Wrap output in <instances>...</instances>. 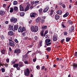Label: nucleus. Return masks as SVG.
<instances>
[{
	"label": "nucleus",
	"instance_id": "obj_1",
	"mask_svg": "<svg viewBox=\"0 0 77 77\" xmlns=\"http://www.w3.org/2000/svg\"><path fill=\"white\" fill-rule=\"evenodd\" d=\"M31 30L32 32H37L38 31V27L37 26H32L31 27Z\"/></svg>",
	"mask_w": 77,
	"mask_h": 77
},
{
	"label": "nucleus",
	"instance_id": "obj_2",
	"mask_svg": "<svg viewBox=\"0 0 77 77\" xmlns=\"http://www.w3.org/2000/svg\"><path fill=\"white\" fill-rule=\"evenodd\" d=\"M9 45L10 46L12 47H15V45L14 44V42L11 39H9Z\"/></svg>",
	"mask_w": 77,
	"mask_h": 77
},
{
	"label": "nucleus",
	"instance_id": "obj_3",
	"mask_svg": "<svg viewBox=\"0 0 77 77\" xmlns=\"http://www.w3.org/2000/svg\"><path fill=\"white\" fill-rule=\"evenodd\" d=\"M24 73L26 76H29V74H30V71L29 69H27L26 70H25L24 71Z\"/></svg>",
	"mask_w": 77,
	"mask_h": 77
},
{
	"label": "nucleus",
	"instance_id": "obj_4",
	"mask_svg": "<svg viewBox=\"0 0 77 77\" xmlns=\"http://www.w3.org/2000/svg\"><path fill=\"white\" fill-rule=\"evenodd\" d=\"M17 18H15L14 17H12L11 21L12 22H13L14 23H16V22L17 21Z\"/></svg>",
	"mask_w": 77,
	"mask_h": 77
},
{
	"label": "nucleus",
	"instance_id": "obj_5",
	"mask_svg": "<svg viewBox=\"0 0 77 77\" xmlns=\"http://www.w3.org/2000/svg\"><path fill=\"white\" fill-rule=\"evenodd\" d=\"M5 15V12L3 10L0 11V15L2 17H3Z\"/></svg>",
	"mask_w": 77,
	"mask_h": 77
},
{
	"label": "nucleus",
	"instance_id": "obj_6",
	"mask_svg": "<svg viewBox=\"0 0 77 77\" xmlns=\"http://www.w3.org/2000/svg\"><path fill=\"white\" fill-rule=\"evenodd\" d=\"M13 27H14L13 26L11 25H10L8 26V29L10 30H12V31H13Z\"/></svg>",
	"mask_w": 77,
	"mask_h": 77
},
{
	"label": "nucleus",
	"instance_id": "obj_7",
	"mask_svg": "<svg viewBox=\"0 0 77 77\" xmlns=\"http://www.w3.org/2000/svg\"><path fill=\"white\" fill-rule=\"evenodd\" d=\"M18 28V25H15L14 26V29H13V32H15V30H17Z\"/></svg>",
	"mask_w": 77,
	"mask_h": 77
},
{
	"label": "nucleus",
	"instance_id": "obj_8",
	"mask_svg": "<svg viewBox=\"0 0 77 77\" xmlns=\"http://www.w3.org/2000/svg\"><path fill=\"white\" fill-rule=\"evenodd\" d=\"M57 39V37L56 35H54L53 37V41H56Z\"/></svg>",
	"mask_w": 77,
	"mask_h": 77
},
{
	"label": "nucleus",
	"instance_id": "obj_9",
	"mask_svg": "<svg viewBox=\"0 0 77 77\" xmlns=\"http://www.w3.org/2000/svg\"><path fill=\"white\" fill-rule=\"evenodd\" d=\"M8 34L10 36H13L14 35V32L12 31H10L8 32Z\"/></svg>",
	"mask_w": 77,
	"mask_h": 77
},
{
	"label": "nucleus",
	"instance_id": "obj_10",
	"mask_svg": "<svg viewBox=\"0 0 77 77\" xmlns=\"http://www.w3.org/2000/svg\"><path fill=\"white\" fill-rule=\"evenodd\" d=\"M73 69L74 70H75L77 68V64L75 63L73 64Z\"/></svg>",
	"mask_w": 77,
	"mask_h": 77
},
{
	"label": "nucleus",
	"instance_id": "obj_11",
	"mask_svg": "<svg viewBox=\"0 0 77 77\" xmlns=\"http://www.w3.org/2000/svg\"><path fill=\"white\" fill-rule=\"evenodd\" d=\"M24 66V64H23V63L22 62H20L19 63V67L20 68Z\"/></svg>",
	"mask_w": 77,
	"mask_h": 77
},
{
	"label": "nucleus",
	"instance_id": "obj_12",
	"mask_svg": "<svg viewBox=\"0 0 77 77\" xmlns=\"http://www.w3.org/2000/svg\"><path fill=\"white\" fill-rule=\"evenodd\" d=\"M14 52L15 53H20V49H15L14 51Z\"/></svg>",
	"mask_w": 77,
	"mask_h": 77
},
{
	"label": "nucleus",
	"instance_id": "obj_13",
	"mask_svg": "<svg viewBox=\"0 0 77 77\" xmlns=\"http://www.w3.org/2000/svg\"><path fill=\"white\" fill-rule=\"evenodd\" d=\"M48 9H49V7H47L44 10V11H43L44 12H47V11H48Z\"/></svg>",
	"mask_w": 77,
	"mask_h": 77
},
{
	"label": "nucleus",
	"instance_id": "obj_14",
	"mask_svg": "<svg viewBox=\"0 0 77 77\" xmlns=\"http://www.w3.org/2000/svg\"><path fill=\"white\" fill-rule=\"evenodd\" d=\"M37 14L36 13H33L32 14H31L30 15V17H31L34 18L35 17V15H36Z\"/></svg>",
	"mask_w": 77,
	"mask_h": 77
},
{
	"label": "nucleus",
	"instance_id": "obj_15",
	"mask_svg": "<svg viewBox=\"0 0 77 77\" xmlns=\"http://www.w3.org/2000/svg\"><path fill=\"white\" fill-rule=\"evenodd\" d=\"M41 19V18L40 17H38L36 20V22L37 23H39L40 21V20Z\"/></svg>",
	"mask_w": 77,
	"mask_h": 77
},
{
	"label": "nucleus",
	"instance_id": "obj_16",
	"mask_svg": "<svg viewBox=\"0 0 77 77\" xmlns=\"http://www.w3.org/2000/svg\"><path fill=\"white\" fill-rule=\"evenodd\" d=\"M30 5H27L26 8L25 9V11H28V10L29 9V8H30Z\"/></svg>",
	"mask_w": 77,
	"mask_h": 77
},
{
	"label": "nucleus",
	"instance_id": "obj_17",
	"mask_svg": "<svg viewBox=\"0 0 77 77\" xmlns=\"http://www.w3.org/2000/svg\"><path fill=\"white\" fill-rule=\"evenodd\" d=\"M55 18L56 20H59V18H60V16L57 14L55 15Z\"/></svg>",
	"mask_w": 77,
	"mask_h": 77
},
{
	"label": "nucleus",
	"instance_id": "obj_18",
	"mask_svg": "<svg viewBox=\"0 0 77 77\" xmlns=\"http://www.w3.org/2000/svg\"><path fill=\"white\" fill-rule=\"evenodd\" d=\"M74 27H71V28H70L69 29V33H71L73 31V30L74 29Z\"/></svg>",
	"mask_w": 77,
	"mask_h": 77
},
{
	"label": "nucleus",
	"instance_id": "obj_19",
	"mask_svg": "<svg viewBox=\"0 0 77 77\" xmlns=\"http://www.w3.org/2000/svg\"><path fill=\"white\" fill-rule=\"evenodd\" d=\"M66 22H63L62 23V24H61V26L63 28H65V25H66Z\"/></svg>",
	"mask_w": 77,
	"mask_h": 77
},
{
	"label": "nucleus",
	"instance_id": "obj_20",
	"mask_svg": "<svg viewBox=\"0 0 77 77\" xmlns=\"http://www.w3.org/2000/svg\"><path fill=\"white\" fill-rule=\"evenodd\" d=\"M69 14V13H68V12H67L64 15H63V17L64 18H65V17H67Z\"/></svg>",
	"mask_w": 77,
	"mask_h": 77
},
{
	"label": "nucleus",
	"instance_id": "obj_21",
	"mask_svg": "<svg viewBox=\"0 0 77 77\" xmlns=\"http://www.w3.org/2000/svg\"><path fill=\"white\" fill-rule=\"evenodd\" d=\"M57 13L59 15H61L62 14V11L60 10H58L57 11Z\"/></svg>",
	"mask_w": 77,
	"mask_h": 77
},
{
	"label": "nucleus",
	"instance_id": "obj_22",
	"mask_svg": "<svg viewBox=\"0 0 77 77\" xmlns=\"http://www.w3.org/2000/svg\"><path fill=\"white\" fill-rule=\"evenodd\" d=\"M18 65H19V64L18 63L15 64L13 65V67L14 68H17L18 67Z\"/></svg>",
	"mask_w": 77,
	"mask_h": 77
},
{
	"label": "nucleus",
	"instance_id": "obj_23",
	"mask_svg": "<svg viewBox=\"0 0 77 77\" xmlns=\"http://www.w3.org/2000/svg\"><path fill=\"white\" fill-rule=\"evenodd\" d=\"M54 11V8L52 9L51 10V12L50 13V15H53V14Z\"/></svg>",
	"mask_w": 77,
	"mask_h": 77
},
{
	"label": "nucleus",
	"instance_id": "obj_24",
	"mask_svg": "<svg viewBox=\"0 0 77 77\" xmlns=\"http://www.w3.org/2000/svg\"><path fill=\"white\" fill-rule=\"evenodd\" d=\"M20 11H23L24 10L23 7L21 5H20Z\"/></svg>",
	"mask_w": 77,
	"mask_h": 77
},
{
	"label": "nucleus",
	"instance_id": "obj_25",
	"mask_svg": "<svg viewBox=\"0 0 77 77\" xmlns=\"http://www.w3.org/2000/svg\"><path fill=\"white\" fill-rule=\"evenodd\" d=\"M26 30V29H25V27L23 26L22 27V30L21 31V33H23V32Z\"/></svg>",
	"mask_w": 77,
	"mask_h": 77
},
{
	"label": "nucleus",
	"instance_id": "obj_26",
	"mask_svg": "<svg viewBox=\"0 0 77 77\" xmlns=\"http://www.w3.org/2000/svg\"><path fill=\"white\" fill-rule=\"evenodd\" d=\"M71 40V38L70 37H67L66 38V42H69Z\"/></svg>",
	"mask_w": 77,
	"mask_h": 77
},
{
	"label": "nucleus",
	"instance_id": "obj_27",
	"mask_svg": "<svg viewBox=\"0 0 77 77\" xmlns=\"http://www.w3.org/2000/svg\"><path fill=\"white\" fill-rule=\"evenodd\" d=\"M50 41H51L50 39H46L45 40V42H46V43H48V42H50Z\"/></svg>",
	"mask_w": 77,
	"mask_h": 77
},
{
	"label": "nucleus",
	"instance_id": "obj_28",
	"mask_svg": "<svg viewBox=\"0 0 77 77\" xmlns=\"http://www.w3.org/2000/svg\"><path fill=\"white\" fill-rule=\"evenodd\" d=\"M42 28L44 30V29H46L47 28V26H42Z\"/></svg>",
	"mask_w": 77,
	"mask_h": 77
},
{
	"label": "nucleus",
	"instance_id": "obj_29",
	"mask_svg": "<svg viewBox=\"0 0 77 77\" xmlns=\"http://www.w3.org/2000/svg\"><path fill=\"white\" fill-rule=\"evenodd\" d=\"M45 44L47 46H50V45H51V42H48L47 43V42H45Z\"/></svg>",
	"mask_w": 77,
	"mask_h": 77
},
{
	"label": "nucleus",
	"instance_id": "obj_30",
	"mask_svg": "<svg viewBox=\"0 0 77 77\" xmlns=\"http://www.w3.org/2000/svg\"><path fill=\"white\" fill-rule=\"evenodd\" d=\"M39 44V45L40 47H41L42 46V41L41 40L40 41Z\"/></svg>",
	"mask_w": 77,
	"mask_h": 77
},
{
	"label": "nucleus",
	"instance_id": "obj_31",
	"mask_svg": "<svg viewBox=\"0 0 77 77\" xmlns=\"http://www.w3.org/2000/svg\"><path fill=\"white\" fill-rule=\"evenodd\" d=\"M21 26H20L18 28V32L19 33H20V32H21Z\"/></svg>",
	"mask_w": 77,
	"mask_h": 77
},
{
	"label": "nucleus",
	"instance_id": "obj_32",
	"mask_svg": "<svg viewBox=\"0 0 77 77\" xmlns=\"http://www.w3.org/2000/svg\"><path fill=\"white\" fill-rule=\"evenodd\" d=\"M42 8H40L38 10V11L39 12V14H40L42 12Z\"/></svg>",
	"mask_w": 77,
	"mask_h": 77
},
{
	"label": "nucleus",
	"instance_id": "obj_33",
	"mask_svg": "<svg viewBox=\"0 0 77 77\" xmlns=\"http://www.w3.org/2000/svg\"><path fill=\"white\" fill-rule=\"evenodd\" d=\"M25 13L24 12H22L21 13L20 15L21 17H23Z\"/></svg>",
	"mask_w": 77,
	"mask_h": 77
},
{
	"label": "nucleus",
	"instance_id": "obj_34",
	"mask_svg": "<svg viewBox=\"0 0 77 77\" xmlns=\"http://www.w3.org/2000/svg\"><path fill=\"white\" fill-rule=\"evenodd\" d=\"M27 55H26V56H24L23 57V60H26V59H27Z\"/></svg>",
	"mask_w": 77,
	"mask_h": 77
},
{
	"label": "nucleus",
	"instance_id": "obj_35",
	"mask_svg": "<svg viewBox=\"0 0 77 77\" xmlns=\"http://www.w3.org/2000/svg\"><path fill=\"white\" fill-rule=\"evenodd\" d=\"M18 4V2L17 1H14L13 2L14 5H16Z\"/></svg>",
	"mask_w": 77,
	"mask_h": 77
},
{
	"label": "nucleus",
	"instance_id": "obj_36",
	"mask_svg": "<svg viewBox=\"0 0 77 77\" xmlns=\"http://www.w3.org/2000/svg\"><path fill=\"white\" fill-rule=\"evenodd\" d=\"M5 50L4 49V50H2L1 53L2 54H5Z\"/></svg>",
	"mask_w": 77,
	"mask_h": 77
},
{
	"label": "nucleus",
	"instance_id": "obj_37",
	"mask_svg": "<svg viewBox=\"0 0 77 77\" xmlns=\"http://www.w3.org/2000/svg\"><path fill=\"white\" fill-rule=\"evenodd\" d=\"M46 50L48 51H50V50H51V48L50 47H48L47 48Z\"/></svg>",
	"mask_w": 77,
	"mask_h": 77
},
{
	"label": "nucleus",
	"instance_id": "obj_38",
	"mask_svg": "<svg viewBox=\"0 0 77 77\" xmlns=\"http://www.w3.org/2000/svg\"><path fill=\"white\" fill-rule=\"evenodd\" d=\"M22 35L23 36H25L26 35V33L25 32H24L22 33Z\"/></svg>",
	"mask_w": 77,
	"mask_h": 77
},
{
	"label": "nucleus",
	"instance_id": "obj_39",
	"mask_svg": "<svg viewBox=\"0 0 77 77\" xmlns=\"http://www.w3.org/2000/svg\"><path fill=\"white\" fill-rule=\"evenodd\" d=\"M14 11V9L13 8H10V12H13Z\"/></svg>",
	"mask_w": 77,
	"mask_h": 77
},
{
	"label": "nucleus",
	"instance_id": "obj_40",
	"mask_svg": "<svg viewBox=\"0 0 77 77\" xmlns=\"http://www.w3.org/2000/svg\"><path fill=\"white\" fill-rule=\"evenodd\" d=\"M68 24H72V22L70 20H69L68 22Z\"/></svg>",
	"mask_w": 77,
	"mask_h": 77
},
{
	"label": "nucleus",
	"instance_id": "obj_41",
	"mask_svg": "<svg viewBox=\"0 0 77 77\" xmlns=\"http://www.w3.org/2000/svg\"><path fill=\"white\" fill-rule=\"evenodd\" d=\"M1 70L2 72H5V69H4L3 68H2Z\"/></svg>",
	"mask_w": 77,
	"mask_h": 77
},
{
	"label": "nucleus",
	"instance_id": "obj_42",
	"mask_svg": "<svg viewBox=\"0 0 77 77\" xmlns=\"http://www.w3.org/2000/svg\"><path fill=\"white\" fill-rule=\"evenodd\" d=\"M45 21V20L42 19L41 20V23H44Z\"/></svg>",
	"mask_w": 77,
	"mask_h": 77
},
{
	"label": "nucleus",
	"instance_id": "obj_43",
	"mask_svg": "<svg viewBox=\"0 0 77 77\" xmlns=\"http://www.w3.org/2000/svg\"><path fill=\"white\" fill-rule=\"evenodd\" d=\"M14 11H17V10H18V7H14Z\"/></svg>",
	"mask_w": 77,
	"mask_h": 77
},
{
	"label": "nucleus",
	"instance_id": "obj_44",
	"mask_svg": "<svg viewBox=\"0 0 77 77\" xmlns=\"http://www.w3.org/2000/svg\"><path fill=\"white\" fill-rule=\"evenodd\" d=\"M67 34H68V32H67L65 31V32H64V35H67Z\"/></svg>",
	"mask_w": 77,
	"mask_h": 77
},
{
	"label": "nucleus",
	"instance_id": "obj_45",
	"mask_svg": "<svg viewBox=\"0 0 77 77\" xmlns=\"http://www.w3.org/2000/svg\"><path fill=\"white\" fill-rule=\"evenodd\" d=\"M33 60L34 62H35L36 61V57H35L34 59H33Z\"/></svg>",
	"mask_w": 77,
	"mask_h": 77
},
{
	"label": "nucleus",
	"instance_id": "obj_46",
	"mask_svg": "<svg viewBox=\"0 0 77 77\" xmlns=\"http://www.w3.org/2000/svg\"><path fill=\"white\" fill-rule=\"evenodd\" d=\"M1 38L2 39H5V37H4L3 35H2L1 36Z\"/></svg>",
	"mask_w": 77,
	"mask_h": 77
},
{
	"label": "nucleus",
	"instance_id": "obj_47",
	"mask_svg": "<svg viewBox=\"0 0 77 77\" xmlns=\"http://www.w3.org/2000/svg\"><path fill=\"white\" fill-rule=\"evenodd\" d=\"M6 62L7 63H9V59H6Z\"/></svg>",
	"mask_w": 77,
	"mask_h": 77
},
{
	"label": "nucleus",
	"instance_id": "obj_48",
	"mask_svg": "<svg viewBox=\"0 0 77 77\" xmlns=\"http://www.w3.org/2000/svg\"><path fill=\"white\" fill-rule=\"evenodd\" d=\"M14 41L16 43H18V41L17 40V39H15Z\"/></svg>",
	"mask_w": 77,
	"mask_h": 77
},
{
	"label": "nucleus",
	"instance_id": "obj_49",
	"mask_svg": "<svg viewBox=\"0 0 77 77\" xmlns=\"http://www.w3.org/2000/svg\"><path fill=\"white\" fill-rule=\"evenodd\" d=\"M11 63H12V64H14V63H15V61L13 60L11 62Z\"/></svg>",
	"mask_w": 77,
	"mask_h": 77
},
{
	"label": "nucleus",
	"instance_id": "obj_50",
	"mask_svg": "<svg viewBox=\"0 0 77 77\" xmlns=\"http://www.w3.org/2000/svg\"><path fill=\"white\" fill-rule=\"evenodd\" d=\"M31 4L33 5L35 4V1H32L31 2Z\"/></svg>",
	"mask_w": 77,
	"mask_h": 77
},
{
	"label": "nucleus",
	"instance_id": "obj_51",
	"mask_svg": "<svg viewBox=\"0 0 77 77\" xmlns=\"http://www.w3.org/2000/svg\"><path fill=\"white\" fill-rule=\"evenodd\" d=\"M75 56L77 57V52H75L74 54Z\"/></svg>",
	"mask_w": 77,
	"mask_h": 77
},
{
	"label": "nucleus",
	"instance_id": "obj_52",
	"mask_svg": "<svg viewBox=\"0 0 77 77\" xmlns=\"http://www.w3.org/2000/svg\"><path fill=\"white\" fill-rule=\"evenodd\" d=\"M45 69V66H43L42 67V69H41L42 70H43V69Z\"/></svg>",
	"mask_w": 77,
	"mask_h": 77
},
{
	"label": "nucleus",
	"instance_id": "obj_53",
	"mask_svg": "<svg viewBox=\"0 0 77 77\" xmlns=\"http://www.w3.org/2000/svg\"><path fill=\"white\" fill-rule=\"evenodd\" d=\"M65 41V39H62L61 41V43H63V41Z\"/></svg>",
	"mask_w": 77,
	"mask_h": 77
},
{
	"label": "nucleus",
	"instance_id": "obj_54",
	"mask_svg": "<svg viewBox=\"0 0 77 77\" xmlns=\"http://www.w3.org/2000/svg\"><path fill=\"white\" fill-rule=\"evenodd\" d=\"M44 29H42L41 31V32L40 33H44Z\"/></svg>",
	"mask_w": 77,
	"mask_h": 77
},
{
	"label": "nucleus",
	"instance_id": "obj_55",
	"mask_svg": "<svg viewBox=\"0 0 77 77\" xmlns=\"http://www.w3.org/2000/svg\"><path fill=\"white\" fill-rule=\"evenodd\" d=\"M71 7H72V4H70L69 5V9H71Z\"/></svg>",
	"mask_w": 77,
	"mask_h": 77
},
{
	"label": "nucleus",
	"instance_id": "obj_56",
	"mask_svg": "<svg viewBox=\"0 0 77 77\" xmlns=\"http://www.w3.org/2000/svg\"><path fill=\"white\" fill-rule=\"evenodd\" d=\"M9 50L10 51V52H12V49H11V48H9Z\"/></svg>",
	"mask_w": 77,
	"mask_h": 77
},
{
	"label": "nucleus",
	"instance_id": "obj_57",
	"mask_svg": "<svg viewBox=\"0 0 77 77\" xmlns=\"http://www.w3.org/2000/svg\"><path fill=\"white\" fill-rule=\"evenodd\" d=\"M6 5L5 4H4L3 5V8H6Z\"/></svg>",
	"mask_w": 77,
	"mask_h": 77
},
{
	"label": "nucleus",
	"instance_id": "obj_58",
	"mask_svg": "<svg viewBox=\"0 0 77 77\" xmlns=\"http://www.w3.org/2000/svg\"><path fill=\"white\" fill-rule=\"evenodd\" d=\"M62 6L63 8H65V5L64 4H63Z\"/></svg>",
	"mask_w": 77,
	"mask_h": 77
},
{
	"label": "nucleus",
	"instance_id": "obj_59",
	"mask_svg": "<svg viewBox=\"0 0 77 77\" xmlns=\"http://www.w3.org/2000/svg\"><path fill=\"white\" fill-rule=\"evenodd\" d=\"M35 3H39V1H35Z\"/></svg>",
	"mask_w": 77,
	"mask_h": 77
},
{
	"label": "nucleus",
	"instance_id": "obj_60",
	"mask_svg": "<svg viewBox=\"0 0 77 77\" xmlns=\"http://www.w3.org/2000/svg\"><path fill=\"white\" fill-rule=\"evenodd\" d=\"M40 34L42 36H44V33H41L40 32Z\"/></svg>",
	"mask_w": 77,
	"mask_h": 77
},
{
	"label": "nucleus",
	"instance_id": "obj_61",
	"mask_svg": "<svg viewBox=\"0 0 77 77\" xmlns=\"http://www.w3.org/2000/svg\"><path fill=\"white\" fill-rule=\"evenodd\" d=\"M34 39H35V40H37V39H38V37L35 36L34 37Z\"/></svg>",
	"mask_w": 77,
	"mask_h": 77
},
{
	"label": "nucleus",
	"instance_id": "obj_62",
	"mask_svg": "<svg viewBox=\"0 0 77 77\" xmlns=\"http://www.w3.org/2000/svg\"><path fill=\"white\" fill-rule=\"evenodd\" d=\"M24 63L26 64H27V63H28V61H26L24 62Z\"/></svg>",
	"mask_w": 77,
	"mask_h": 77
},
{
	"label": "nucleus",
	"instance_id": "obj_63",
	"mask_svg": "<svg viewBox=\"0 0 77 77\" xmlns=\"http://www.w3.org/2000/svg\"><path fill=\"white\" fill-rule=\"evenodd\" d=\"M45 33V34H47L48 33V30H46Z\"/></svg>",
	"mask_w": 77,
	"mask_h": 77
},
{
	"label": "nucleus",
	"instance_id": "obj_64",
	"mask_svg": "<svg viewBox=\"0 0 77 77\" xmlns=\"http://www.w3.org/2000/svg\"><path fill=\"white\" fill-rule=\"evenodd\" d=\"M8 23H9V22H8V21H6L5 22V23L6 24H8Z\"/></svg>",
	"mask_w": 77,
	"mask_h": 77
}]
</instances>
